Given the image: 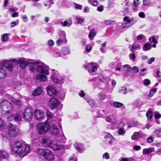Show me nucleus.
Returning <instances> with one entry per match:
<instances>
[{"mask_svg": "<svg viewBox=\"0 0 161 161\" xmlns=\"http://www.w3.org/2000/svg\"><path fill=\"white\" fill-rule=\"evenodd\" d=\"M2 41L6 42L7 41L8 38V36L7 33L4 34L1 36Z\"/></svg>", "mask_w": 161, "mask_h": 161, "instance_id": "39", "label": "nucleus"}, {"mask_svg": "<svg viewBox=\"0 0 161 161\" xmlns=\"http://www.w3.org/2000/svg\"><path fill=\"white\" fill-rule=\"evenodd\" d=\"M41 143L43 146L50 148L54 150H60L63 148L62 144L53 141L51 138L49 136H46L42 138Z\"/></svg>", "mask_w": 161, "mask_h": 161, "instance_id": "3", "label": "nucleus"}, {"mask_svg": "<svg viewBox=\"0 0 161 161\" xmlns=\"http://www.w3.org/2000/svg\"><path fill=\"white\" fill-rule=\"evenodd\" d=\"M9 154L5 151L0 150V158H7L9 156Z\"/></svg>", "mask_w": 161, "mask_h": 161, "instance_id": "28", "label": "nucleus"}, {"mask_svg": "<svg viewBox=\"0 0 161 161\" xmlns=\"http://www.w3.org/2000/svg\"><path fill=\"white\" fill-rule=\"evenodd\" d=\"M88 3L93 6H97L98 4L97 1L96 0H88Z\"/></svg>", "mask_w": 161, "mask_h": 161, "instance_id": "40", "label": "nucleus"}, {"mask_svg": "<svg viewBox=\"0 0 161 161\" xmlns=\"http://www.w3.org/2000/svg\"><path fill=\"white\" fill-rule=\"evenodd\" d=\"M86 50L87 52H90L92 50L91 47L89 45H87L86 47Z\"/></svg>", "mask_w": 161, "mask_h": 161, "instance_id": "63", "label": "nucleus"}, {"mask_svg": "<svg viewBox=\"0 0 161 161\" xmlns=\"http://www.w3.org/2000/svg\"><path fill=\"white\" fill-rule=\"evenodd\" d=\"M83 67L84 68L87 69L90 73L95 72L97 69V64L94 62L84 64Z\"/></svg>", "mask_w": 161, "mask_h": 161, "instance_id": "10", "label": "nucleus"}, {"mask_svg": "<svg viewBox=\"0 0 161 161\" xmlns=\"http://www.w3.org/2000/svg\"><path fill=\"white\" fill-rule=\"evenodd\" d=\"M37 152L39 154L42 155L45 159L47 161H53L54 159V154L49 149H38Z\"/></svg>", "mask_w": 161, "mask_h": 161, "instance_id": "5", "label": "nucleus"}, {"mask_svg": "<svg viewBox=\"0 0 161 161\" xmlns=\"http://www.w3.org/2000/svg\"><path fill=\"white\" fill-rule=\"evenodd\" d=\"M96 32L95 30H91L89 34V38L91 40H93L94 37L96 36Z\"/></svg>", "mask_w": 161, "mask_h": 161, "instance_id": "31", "label": "nucleus"}, {"mask_svg": "<svg viewBox=\"0 0 161 161\" xmlns=\"http://www.w3.org/2000/svg\"><path fill=\"white\" fill-rule=\"evenodd\" d=\"M17 60L18 63L17 65L19 64L21 68L23 69L25 68L27 65H29L30 66V65L33 64V63H35L34 60H28V61H26L22 58H20Z\"/></svg>", "mask_w": 161, "mask_h": 161, "instance_id": "11", "label": "nucleus"}, {"mask_svg": "<svg viewBox=\"0 0 161 161\" xmlns=\"http://www.w3.org/2000/svg\"><path fill=\"white\" fill-rule=\"evenodd\" d=\"M75 149L79 152H82L84 148V145L81 143L75 142L74 145Z\"/></svg>", "mask_w": 161, "mask_h": 161, "instance_id": "22", "label": "nucleus"}, {"mask_svg": "<svg viewBox=\"0 0 161 161\" xmlns=\"http://www.w3.org/2000/svg\"><path fill=\"white\" fill-rule=\"evenodd\" d=\"M67 42L65 33L64 31H61L59 38L56 41V43L58 45H61L63 43H66Z\"/></svg>", "mask_w": 161, "mask_h": 161, "instance_id": "14", "label": "nucleus"}, {"mask_svg": "<svg viewBox=\"0 0 161 161\" xmlns=\"http://www.w3.org/2000/svg\"><path fill=\"white\" fill-rule=\"evenodd\" d=\"M123 20L125 22L122 24L121 25L122 28L130 26L133 24L131 22V19L127 16H125Z\"/></svg>", "mask_w": 161, "mask_h": 161, "instance_id": "16", "label": "nucleus"}, {"mask_svg": "<svg viewBox=\"0 0 161 161\" xmlns=\"http://www.w3.org/2000/svg\"><path fill=\"white\" fill-rule=\"evenodd\" d=\"M146 115L148 119H149V121H151V119L153 117V112L151 110L148 109L146 113Z\"/></svg>", "mask_w": 161, "mask_h": 161, "instance_id": "32", "label": "nucleus"}, {"mask_svg": "<svg viewBox=\"0 0 161 161\" xmlns=\"http://www.w3.org/2000/svg\"><path fill=\"white\" fill-rule=\"evenodd\" d=\"M151 48V45L148 43H147L144 45L142 49L144 51H147L150 50Z\"/></svg>", "mask_w": 161, "mask_h": 161, "instance_id": "34", "label": "nucleus"}, {"mask_svg": "<svg viewBox=\"0 0 161 161\" xmlns=\"http://www.w3.org/2000/svg\"><path fill=\"white\" fill-rule=\"evenodd\" d=\"M5 125L4 124L3 120L0 118V128H4Z\"/></svg>", "mask_w": 161, "mask_h": 161, "instance_id": "55", "label": "nucleus"}, {"mask_svg": "<svg viewBox=\"0 0 161 161\" xmlns=\"http://www.w3.org/2000/svg\"><path fill=\"white\" fill-rule=\"evenodd\" d=\"M18 23V22H16L14 21H13L10 23V27L11 28H12L15 26V25H17Z\"/></svg>", "mask_w": 161, "mask_h": 161, "instance_id": "58", "label": "nucleus"}, {"mask_svg": "<svg viewBox=\"0 0 161 161\" xmlns=\"http://www.w3.org/2000/svg\"><path fill=\"white\" fill-rule=\"evenodd\" d=\"M132 70L135 73H137L138 72L139 68L136 66H134L132 68Z\"/></svg>", "mask_w": 161, "mask_h": 161, "instance_id": "56", "label": "nucleus"}, {"mask_svg": "<svg viewBox=\"0 0 161 161\" xmlns=\"http://www.w3.org/2000/svg\"><path fill=\"white\" fill-rule=\"evenodd\" d=\"M118 133L119 135L124 136L125 135L126 131L123 127L118 128Z\"/></svg>", "mask_w": 161, "mask_h": 161, "instance_id": "29", "label": "nucleus"}, {"mask_svg": "<svg viewBox=\"0 0 161 161\" xmlns=\"http://www.w3.org/2000/svg\"><path fill=\"white\" fill-rule=\"evenodd\" d=\"M42 91V89L41 87H38L32 92V94L35 96L40 95Z\"/></svg>", "mask_w": 161, "mask_h": 161, "instance_id": "24", "label": "nucleus"}, {"mask_svg": "<svg viewBox=\"0 0 161 161\" xmlns=\"http://www.w3.org/2000/svg\"><path fill=\"white\" fill-rule=\"evenodd\" d=\"M56 123L53 124L51 126H50V128L51 133L54 135H58L59 132V130L57 127Z\"/></svg>", "mask_w": 161, "mask_h": 161, "instance_id": "19", "label": "nucleus"}, {"mask_svg": "<svg viewBox=\"0 0 161 161\" xmlns=\"http://www.w3.org/2000/svg\"><path fill=\"white\" fill-rule=\"evenodd\" d=\"M35 115L36 118L38 119H41L44 117V112L40 109H36L35 112Z\"/></svg>", "mask_w": 161, "mask_h": 161, "instance_id": "18", "label": "nucleus"}, {"mask_svg": "<svg viewBox=\"0 0 161 161\" xmlns=\"http://www.w3.org/2000/svg\"><path fill=\"white\" fill-rule=\"evenodd\" d=\"M140 124L138 121L136 120H131L128 124V127L131 128L134 127H136Z\"/></svg>", "mask_w": 161, "mask_h": 161, "instance_id": "23", "label": "nucleus"}, {"mask_svg": "<svg viewBox=\"0 0 161 161\" xmlns=\"http://www.w3.org/2000/svg\"><path fill=\"white\" fill-rule=\"evenodd\" d=\"M22 117L26 121H31L33 117V112L31 108L30 107L26 108L22 113Z\"/></svg>", "mask_w": 161, "mask_h": 161, "instance_id": "7", "label": "nucleus"}, {"mask_svg": "<svg viewBox=\"0 0 161 161\" xmlns=\"http://www.w3.org/2000/svg\"><path fill=\"white\" fill-rule=\"evenodd\" d=\"M0 107L1 108L8 109V110L5 111V113L7 114L11 113V110L13 109L11 103L7 100L3 99L0 103Z\"/></svg>", "mask_w": 161, "mask_h": 161, "instance_id": "9", "label": "nucleus"}, {"mask_svg": "<svg viewBox=\"0 0 161 161\" xmlns=\"http://www.w3.org/2000/svg\"><path fill=\"white\" fill-rule=\"evenodd\" d=\"M139 17L142 18H144L145 17V14L143 12H141L139 13Z\"/></svg>", "mask_w": 161, "mask_h": 161, "instance_id": "64", "label": "nucleus"}, {"mask_svg": "<svg viewBox=\"0 0 161 161\" xmlns=\"http://www.w3.org/2000/svg\"><path fill=\"white\" fill-rule=\"evenodd\" d=\"M109 155L108 153H105L103 155V158L106 159H109Z\"/></svg>", "mask_w": 161, "mask_h": 161, "instance_id": "48", "label": "nucleus"}, {"mask_svg": "<svg viewBox=\"0 0 161 161\" xmlns=\"http://www.w3.org/2000/svg\"><path fill=\"white\" fill-rule=\"evenodd\" d=\"M50 125L48 122L40 123L37 125V130L40 135H44L50 130Z\"/></svg>", "mask_w": 161, "mask_h": 161, "instance_id": "6", "label": "nucleus"}, {"mask_svg": "<svg viewBox=\"0 0 161 161\" xmlns=\"http://www.w3.org/2000/svg\"><path fill=\"white\" fill-rule=\"evenodd\" d=\"M85 100L91 107H93L95 106V103L93 100H91L89 96H86Z\"/></svg>", "mask_w": 161, "mask_h": 161, "instance_id": "26", "label": "nucleus"}, {"mask_svg": "<svg viewBox=\"0 0 161 161\" xmlns=\"http://www.w3.org/2000/svg\"><path fill=\"white\" fill-rule=\"evenodd\" d=\"M46 114L47 118L48 120H49L50 119L52 118L54 116V114L52 113L48 110L46 112Z\"/></svg>", "mask_w": 161, "mask_h": 161, "instance_id": "42", "label": "nucleus"}, {"mask_svg": "<svg viewBox=\"0 0 161 161\" xmlns=\"http://www.w3.org/2000/svg\"><path fill=\"white\" fill-rule=\"evenodd\" d=\"M141 47L139 44H133L131 47V51L132 52H134L136 50H139Z\"/></svg>", "mask_w": 161, "mask_h": 161, "instance_id": "30", "label": "nucleus"}, {"mask_svg": "<svg viewBox=\"0 0 161 161\" xmlns=\"http://www.w3.org/2000/svg\"><path fill=\"white\" fill-rule=\"evenodd\" d=\"M76 19L78 23L79 24H82L84 21V19L81 18L80 17H76Z\"/></svg>", "mask_w": 161, "mask_h": 161, "instance_id": "46", "label": "nucleus"}, {"mask_svg": "<svg viewBox=\"0 0 161 161\" xmlns=\"http://www.w3.org/2000/svg\"><path fill=\"white\" fill-rule=\"evenodd\" d=\"M155 118L158 119L161 117V114H159L158 112H156L154 115Z\"/></svg>", "mask_w": 161, "mask_h": 161, "instance_id": "57", "label": "nucleus"}, {"mask_svg": "<svg viewBox=\"0 0 161 161\" xmlns=\"http://www.w3.org/2000/svg\"><path fill=\"white\" fill-rule=\"evenodd\" d=\"M153 151V148H149L143 149V154H147Z\"/></svg>", "mask_w": 161, "mask_h": 161, "instance_id": "35", "label": "nucleus"}, {"mask_svg": "<svg viewBox=\"0 0 161 161\" xmlns=\"http://www.w3.org/2000/svg\"><path fill=\"white\" fill-rule=\"evenodd\" d=\"M157 89L156 88H153L151 89L150 91V93L148 94V96L150 97H152L156 92Z\"/></svg>", "mask_w": 161, "mask_h": 161, "instance_id": "41", "label": "nucleus"}, {"mask_svg": "<svg viewBox=\"0 0 161 161\" xmlns=\"http://www.w3.org/2000/svg\"><path fill=\"white\" fill-rule=\"evenodd\" d=\"M106 121L108 122L114 123L116 122V118L112 115H107L105 117Z\"/></svg>", "mask_w": 161, "mask_h": 161, "instance_id": "21", "label": "nucleus"}, {"mask_svg": "<svg viewBox=\"0 0 161 161\" xmlns=\"http://www.w3.org/2000/svg\"><path fill=\"white\" fill-rule=\"evenodd\" d=\"M46 90L48 95L51 96H55L58 93L55 87L52 86H48L46 88Z\"/></svg>", "mask_w": 161, "mask_h": 161, "instance_id": "15", "label": "nucleus"}, {"mask_svg": "<svg viewBox=\"0 0 161 161\" xmlns=\"http://www.w3.org/2000/svg\"><path fill=\"white\" fill-rule=\"evenodd\" d=\"M99 100L100 101H103L106 98V95L103 93H100L97 94Z\"/></svg>", "mask_w": 161, "mask_h": 161, "instance_id": "33", "label": "nucleus"}, {"mask_svg": "<svg viewBox=\"0 0 161 161\" xmlns=\"http://www.w3.org/2000/svg\"><path fill=\"white\" fill-rule=\"evenodd\" d=\"M68 21H69V22L65 20L64 21V22H62L61 23V25H62L63 26H70V25L72 24V19L71 18H69L68 19Z\"/></svg>", "mask_w": 161, "mask_h": 161, "instance_id": "27", "label": "nucleus"}, {"mask_svg": "<svg viewBox=\"0 0 161 161\" xmlns=\"http://www.w3.org/2000/svg\"><path fill=\"white\" fill-rule=\"evenodd\" d=\"M7 119L8 121H13V120L19 121L21 120V117L18 114H16L7 117Z\"/></svg>", "mask_w": 161, "mask_h": 161, "instance_id": "17", "label": "nucleus"}, {"mask_svg": "<svg viewBox=\"0 0 161 161\" xmlns=\"http://www.w3.org/2000/svg\"><path fill=\"white\" fill-rule=\"evenodd\" d=\"M8 134L11 137H14L17 134L16 127L12 124H9L8 125Z\"/></svg>", "mask_w": 161, "mask_h": 161, "instance_id": "13", "label": "nucleus"}, {"mask_svg": "<svg viewBox=\"0 0 161 161\" xmlns=\"http://www.w3.org/2000/svg\"><path fill=\"white\" fill-rule=\"evenodd\" d=\"M31 148L30 146L25 142L16 141L13 144L12 150L14 153L20 157H23L30 153Z\"/></svg>", "mask_w": 161, "mask_h": 161, "instance_id": "2", "label": "nucleus"}, {"mask_svg": "<svg viewBox=\"0 0 161 161\" xmlns=\"http://www.w3.org/2000/svg\"><path fill=\"white\" fill-rule=\"evenodd\" d=\"M155 60V58L154 57H152L151 58L149 59L148 60V63L149 64H152V62H154Z\"/></svg>", "mask_w": 161, "mask_h": 161, "instance_id": "62", "label": "nucleus"}, {"mask_svg": "<svg viewBox=\"0 0 161 161\" xmlns=\"http://www.w3.org/2000/svg\"><path fill=\"white\" fill-rule=\"evenodd\" d=\"M102 111H99L98 112V116L97 117H99L103 118L104 117V115L102 114Z\"/></svg>", "mask_w": 161, "mask_h": 161, "instance_id": "60", "label": "nucleus"}, {"mask_svg": "<svg viewBox=\"0 0 161 161\" xmlns=\"http://www.w3.org/2000/svg\"><path fill=\"white\" fill-rule=\"evenodd\" d=\"M144 84L145 86L149 85L150 84L151 82L148 79H145L143 81Z\"/></svg>", "mask_w": 161, "mask_h": 161, "instance_id": "50", "label": "nucleus"}, {"mask_svg": "<svg viewBox=\"0 0 161 161\" xmlns=\"http://www.w3.org/2000/svg\"><path fill=\"white\" fill-rule=\"evenodd\" d=\"M34 62L33 64L30 65V70L32 72L36 70L38 73L43 74L37 75L36 78L37 80L41 81L47 80V78L45 75H47L49 74L48 67L45 64L38 65L39 64V61L34 60Z\"/></svg>", "mask_w": 161, "mask_h": 161, "instance_id": "1", "label": "nucleus"}, {"mask_svg": "<svg viewBox=\"0 0 161 161\" xmlns=\"http://www.w3.org/2000/svg\"><path fill=\"white\" fill-rule=\"evenodd\" d=\"M47 44L49 46H53L54 45V42L52 40H50L47 41Z\"/></svg>", "mask_w": 161, "mask_h": 161, "instance_id": "54", "label": "nucleus"}, {"mask_svg": "<svg viewBox=\"0 0 161 161\" xmlns=\"http://www.w3.org/2000/svg\"><path fill=\"white\" fill-rule=\"evenodd\" d=\"M90 11V8L88 6H86L84 8L83 12L85 13H87Z\"/></svg>", "mask_w": 161, "mask_h": 161, "instance_id": "52", "label": "nucleus"}, {"mask_svg": "<svg viewBox=\"0 0 161 161\" xmlns=\"http://www.w3.org/2000/svg\"><path fill=\"white\" fill-rule=\"evenodd\" d=\"M7 75V73L3 66L0 65V78H3Z\"/></svg>", "mask_w": 161, "mask_h": 161, "instance_id": "25", "label": "nucleus"}, {"mask_svg": "<svg viewBox=\"0 0 161 161\" xmlns=\"http://www.w3.org/2000/svg\"><path fill=\"white\" fill-rule=\"evenodd\" d=\"M145 135L138 132H135L131 137V139L133 140H136L140 138L143 137Z\"/></svg>", "mask_w": 161, "mask_h": 161, "instance_id": "20", "label": "nucleus"}, {"mask_svg": "<svg viewBox=\"0 0 161 161\" xmlns=\"http://www.w3.org/2000/svg\"><path fill=\"white\" fill-rule=\"evenodd\" d=\"M119 92L122 94H126L127 93L126 88L124 87H121L119 89Z\"/></svg>", "mask_w": 161, "mask_h": 161, "instance_id": "43", "label": "nucleus"}, {"mask_svg": "<svg viewBox=\"0 0 161 161\" xmlns=\"http://www.w3.org/2000/svg\"><path fill=\"white\" fill-rule=\"evenodd\" d=\"M60 103L59 100L57 98H53L49 101L48 106L52 110L56 108Z\"/></svg>", "mask_w": 161, "mask_h": 161, "instance_id": "12", "label": "nucleus"}, {"mask_svg": "<svg viewBox=\"0 0 161 161\" xmlns=\"http://www.w3.org/2000/svg\"><path fill=\"white\" fill-rule=\"evenodd\" d=\"M18 62V60L14 59H11L9 60L4 59L0 63V65L3 66L4 69L5 68L9 71H12L13 70V66L17 65Z\"/></svg>", "mask_w": 161, "mask_h": 161, "instance_id": "4", "label": "nucleus"}, {"mask_svg": "<svg viewBox=\"0 0 161 161\" xmlns=\"http://www.w3.org/2000/svg\"><path fill=\"white\" fill-rule=\"evenodd\" d=\"M74 4L75 5V6H74L75 8L76 9H80V10L82 9V5L79 4H76V3H74Z\"/></svg>", "mask_w": 161, "mask_h": 161, "instance_id": "49", "label": "nucleus"}, {"mask_svg": "<svg viewBox=\"0 0 161 161\" xmlns=\"http://www.w3.org/2000/svg\"><path fill=\"white\" fill-rule=\"evenodd\" d=\"M125 125V123L123 121L119 122L118 125V128H120L121 127H123Z\"/></svg>", "mask_w": 161, "mask_h": 161, "instance_id": "51", "label": "nucleus"}, {"mask_svg": "<svg viewBox=\"0 0 161 161\" xmlns=\"http://www.w3.org/2000/svg\"><path fill=\"white\" fill-rule=\"evenodd\" d=\"M79 95L80 97H83L85 96V94L83 90H81L79 92Z\"/></svg>", "mask_w": 161, "mask_h": 161, "instance_id": "61", "label": "nucleus"}, {"mask_svg": "<svg viewBox=\"0 0 161 161\" xmlns=\"http://www.w3.org/2000/svg\"><path fill=\"white\" fill-rule=\"evenodd\" d=\"M149 41L150 42L152 43H154L155 44H157L158 43L157 41L153 36H152L149 39Z\"/></svg>", "mask_w": 161, "mask_h": 161, "instance_id": "44", "label": "nucleus"}, {"mask_svg": "<svg viewBox=\"0 0 161 161\" xmlns=\"http://www.w3.org/2000/svg\"><path fill=\"white\" fill-rule=\"evenodd\" d=\"M114 22V21L110 19L106 20L104 21L105 23L107 25H110L113 24Z\"/></svg>", "mask_w": 161, "mask_h": 161, "instance_id": "47", "label": "nucleus"}, {"mask_svg": "<svg viewBox=\"0 0 161 161\" xmlns=\"http://www.w3.org/2000/svg\"><path fill=\"white\" fill-rule=\"evenodd\" d=\"M77 158L75 155H73L69 158V161H77Z\"/></svg>", "mask_w": 161, "mask_h": 161, "instance_id": "53", "label": "nucleus"}, {"mask_svg": "<svg viewBox=\"0 0 161 161\" xmlns=\"http://www.w3.org/2000/svg\"><path fill=\"white\" fill-rule=\"evenodd\" d=\"M10 100H11L13 103L17 105H19L21 104V102L20 100L14 99L12 97H11L10 98Z\"/></svg>", "mask_w": 161, "mask_h": 161, "instance_id": "38", "label": "nucleus"}, {"mask_svg": "<svg viewBox=\"0 0 161 161\" xmlns=\"http://www.w3.org/2000/svg\"><path fill=\"white\" fill-rule=\"evenodd\" d=\"M69 53V50L68 47H65L63 48L62 50V53L64 55L68 54Z\"/></svg>", "mask_w": 161, "mask_h": 161, "instance_id": "37", "label": "nucleus"}, {"mask_svg": "<svg viewBox=\"0 0 161 161\" xmlns=\"http://www.w3.org/2000/svg\"><path fill=\"white\" fill-rule=\"evenodd\" d=\"M103 7L102 6L100 5L98 6L97 8V10L99 12H102L103 10Z\"/></svg>", "mask_w": 161, "mask_h": 161, "instance_id": "59", "label": "nucleus"}, {"mask_svg": "<svg viewBox=\"0 0 161 161\" xmlns=\"http://www.w3.org/2000/svg\"><path fill=\"white\" fill-rule=\"evenodd\" d=\"M130 59L131 60L134 61L135 59L136 58V56L135 53H130L129 55Z\"/></svg>", "mask_w": 161, "mask_h": 161, "instance_id": "45", "label": "nucleus"}, {"mask_svg": "<svg viewBox=\"0 0 161 161\" xmlns=\"http://www.w3.org/2000/svg\"><path fill=\"white\" fill-rule=\"evenodd\" d=\"M113 105L115 108H119L123 106V104L118 102H113Z\"/></svg>", "mask_w": 161, "mask_h": 161, "instance_id": "36", "label": "nucleus"}, {"mask_svg": "<svg viewBox=\"0 0 161 161\" xmlns=\"http://www.w3.org/2000/svg\"><path fill=\"white\" fill-rule=\"evenodd\" d=\"M52 80L56 83L62 84L64 83V77L60 75L57 71H54L52 76Z\"/></svg>", "mask_w": 161, "mask_h": 161, "instance_id": "8", "label": "nucleus"}]
</instances>
